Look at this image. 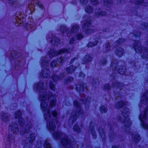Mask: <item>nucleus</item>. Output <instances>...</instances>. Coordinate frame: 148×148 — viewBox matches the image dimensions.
Instances as JSON below:
<instances>
[{
    "label": "nucleus",
    "mask_w": 148,
    "mask_h": 148,
    "mask_svg": "<svg viewBox=\"0 0 148 148\" xmlns=\"http://www.w3.org/2000/svg\"><path fill=\"white\" fill-rule=\"evenodd\" d=\"M36 88L39 90L40 96V99L41 101V106L44 112V118L47 120H49L47 123V127L51 131H54L56 128L55 123L57 122L56 120H52L51 114L48 106V99L47 95L45 94L47 88V84H44L40 82L36 84L35 87Z\"/></svg>",
    "instance_id": "f257e3e1"
},
{
    "label": "nucleus",
    "mask_w": 148,
    "mask_h": 148,
    "mask_svg": "<svg viewBox=\"0 0 148 148\" xmlns=\"http://www.w3.org/2000/svg\"><path fill=\"white\" fill-rule=\"evenodd\" d=\"M53 135L54 138L58 140L62 138L61 142L65 148H72V144H71V141L68 140L67 136L61 132H56Z\"/></svg>",
    "instance_id": "f03ea898"
},
{
    "label": "nucleus",
    "mask_w": 148,
    "mask_h": 148,
    "mask_svg": "<svg viewBox=\"0 0 148 148\" xmlns=\"http://www.w3.org/2000/svg\"><path fill=\"white\" fill-rule=\"evenodd\" d=\"M129 109L127 108H125L122 111V116L118 117V119L122 122H123L126 125L124 127V129L126 131L129 130V126L131 124V122L128 117L129 116Z\"/></svg>",
    "instance_id": "7ed1b4c3"
},
{
    "label": "nucleus",
    "mask_w": 148,
    "mask_h": 148,
    "mask_svg": "<svg viewBox=\"0 0 148 148\" xmlns=\"http://www.w3.org/2000/svg\"><path fill=\"white\" fill-rule=\"evenodd\" d=\"M74 107L76 109L75 116H72L69 121V125H72L76 120L77 119L76 115H78L81 116H83V112L81 108V103L78 102L77 101H75L73 102Z\"/></svg>",
    "instance_id": "20e7f679"
},
{
    "label": "nucleus",
    "mask_w": 148,
    "mask_h": 148,
    "mask_svg": "<svg viewBox=\"0 0 148 148\" xmlns=\"http://www.w3.org/2000/svg\"><path fill=\"white\" fill-rule=\"evenodd\" d=\"M140 43L138 41H135L134 46V48L135 51L137 53H142L144 54L143 55L142 54V57L143 58H148V50L144 49L142 50H141L142 49L140 47Z\"/></svg>",
    "instance_id": "39448f33"
},
{
    "label": "nucleus",
    "mask_w": 148,
    "mask_h": 148,
    "mask_svg": "<svg viewBox=\"0 0 148 148\" xmlns=\"http://www.w3.org/2000/svg\"><path fill=\"white\" fill-rule=\"evenodd\" d=\"M148 108V106H146V109L144 110V112L140 114L139 119L141 122L142 127L144 128L148 129V123L145 122L147 119Z\"/></svg>",
    "instance_id": "423d86ee"
},
{
    "label": "nucleus",
    "mask_w": 148,
    "mask_h": 148,
    "mask_svg": "<svg viewBox=\"0 0 148 148\" xmlns=\"http://www.w3.org/2000/svg\"><path fill=\"white\" fill-rule=\"evenodd\" d=\"M79 27L77 25H75L72 26L71 31L69 33V30L66 28L65 27H62L60 30L62 32H66V34L67 35V36H70V34L74 32H77L78 30Z\"/></svg>",
    "instance_id": "0eeeda50"
},
{
    "label": "nucleus",
    "mask_w": 148,
    "mask_h": 148,
    "mask_svg": "<svg viewBox=\"0 0 148 148\" xmlns=\"http://www.w3.org/2000/svg\"><path fill=\"white\" fill-rule=\"evenodd\" d=\"M15 18L16 25L17 26H19L23 21V15L20 12H18L16 13Z\"/></svg>",
    "instance_id": "6e6552de"
},
{
    "label": "nucleus",
    "mask_w": 148,
    "mask_h": 148,
    "mask_svg": "<svg viewBox=\"0 0 148 148\" xmlns=\"http://www.w3.org/2000/svg\"><path fill=\"white\" fill-rule=\"evenodd\" d=\"M70 52V51L68 50L65 49H62L58 51L57 52L54 50H51L49 53V56L50 58H52L53 56L58 54H61L64 53H68Z\"/></svg>",
    "instance_id": "1a4fd4ad"
},
{
    "label": "nucleus",
    "mask_w": 148,
    "mask_h": 148,
    "mask_svg": "<svg viewBox=\"0 0 148 148\" xmlns=\"http://www.w3.org/2000/svg\"><path fill=\"white\" fill-rule=\"evenodd\" d=\"M9 127L10 128L11 131L14 134H17L18 133V125L15 122L12 123L10 125Z\"/></svg>",
    "instance_id": "9d476101"
},
{
    "label": "nucleus",
    "mask_w": 148,
    "mask_h": 148,
    "mask_svg": "<svg viewBox=\"0 0 148 148\" xmlns=\"http://www.w3.org/2000/svg\"><path fill=\"white\" fill-rule=\"evenodd\" d=\"M148 99V91L146 93H144L141 98V103L144 105H146Z\"/></svg>",
    "instance_id": "9b49d317"
},
{
    "label": "nucleus",
    "mask_w": 148,
    "mask_h": 148,
    "mask_svg": "<svg viewBox=\"0 0 148 148\" xmlns=\"http://www.w3.org/2000/svg\"><path fill=\"white\" fill-rule=\"evenodd\" d=\"M8 2L15 7H19L20 5L18 0H8Z\"/></svg>",
    "instance_id": "f8f14e48"
},
{
    "label": "nucleus",
    "mask_w": 148,
    "mask_h": 148,
    "mask_svg": "<svg viewBox=\"0 0 148 148\" xmlns=\"http://www.w3.org/2000/svg\"><path fill=\"white\" fill-rule=\"evenodd\" d=\"M50 71L49 69H43L41 75L43 78H47L49 76Z\"/></svg>",
    "instance_id": "ddd939ff"
},
{
    "label": "nucleus",
    "mask_w": 148,
    "mask_h": 148,
    "mask_svg": "<svg viewBox=\"0 0 148 148\" xmlns=\"http://www.w3.org/2000/svg\"><path fill=\"white\" fill-rule=\"evenodd\" d=\"M106 14V13L101 11L100 10H97L95 13L96 17H99L100 16H105Z\"/></svg>",
    "instance_id": "4468645a"
},
{
    "label": "nucleus",
    "mask_w": 148,
    "mask_h": 148,
    "mask_svg": "<svg viewBox=\"0 0 148 148\" xmlns=\"http://www.w3.org/2000/svg\"><path fill=\"white\" fill-rule=\"evenodd\" d=\"M49 99L50 100V106L52 107L55 104V103L56 101V98L55 96L52 95H51L49 97Z\"/></svg>",
    "instance_id": "2eb2a0df"
},
{
    "label": "nucleus",
    "mask_w": 148,
    "mask_h": 148,
    "mask_svg": "<svg viewBox=\"0 0 148 148\" xmlns=\"http://www.w3.org/2000/svg\"><path fill=\"white\" fill-rule=\"evenodd\" d=\"M76 68V67L75 66L73 65H71L67 67L66 69V70L67 72L68 73L71 74L74 72Z\"/></svg>",
    "instance_id": "dca6fc26"
},
{
    "label": "nucleus",
    "mask_w": 148,
    "mask_h": 148,
    "mask_svg": "<svg viewBox=\"0 0 148 148\" xmlns=\"http://www.w3.org/2000/svg\"><path fill=\"white\" fill-rule=\"evenodd\" d=\"M35 138V134L33 133H31L28 136L27 140L30 143H32L34 140Z\"/></svg>",
    "instance_id": "f3484780"
},
{
    "label": "nucleus",
    "mask_w": 148,
    "mask_h": 148,
    "mask_svg": "<svg viewBox=\"0 0 148 148\" xmlns=\"http://www.w3.org/2000/svg\"><path fill=\"white\" fill-rule=\"evenodd\" d=\"M123 49L121 48H117L115 51V53L119 57H121L123 54Z\"/></svg>",
    "instance_id": "a211bd4d"
},
{
    "label": "nucleus",
    "mask_w": 148,
    "mask_h": 148,
    "mask_svg": "<svg viewBox=\"0 0 148 148\" xmlns=\"http://www.w3.org/2000/svg\"><path fill=\"white\" fill-rule=\"evenodd\" d=\"M34 3L35 2L34 1H32L29 3L28 8L31 11V12H33L34 10Z\"/></svg>",
    "instance_id": "6ab92c4d"
},
{
    "label": "nucleus",
    "mask_w": 148,
    "mask_h": 148,
    "mask_svg": "<svg viewBox=\"0 0 148 148\" xmlns=\"http://www.w3.org/2000/svg\"><path fill=\"white\" fill-rule=\"evenodd\" d=\"M104 5L108 7H111L112 4L111 0H103Z\"/></svg>",
    "instance_id": "aec40b11"
},
{
    "label": "nucleus",
    "mask_w": 148,
    "mask_h": 148,
    "mask_svg": "<svg viewBox=\"0 0 148 148\" xmlns=\"http://www.w3.org/2000/svg\"><path fill=\"white\" fill-rule=\"evenodd\" d=\"M126 71V67L124 66H122L119 69L118 72L121 74H123Z\"/></svg>",
    "instance_id": "412c9836"
},
{
    "label": "nucleus",
    "mask_w": 148,
    "mask_h": 148,
    "mask_svg": "<svg viewBox=\"0 0 148 148\" xmlns=\"http://www.w3.org/2000/svg\"><path fill=\"white\" fill-rule=\"evenodd\" d=\"M113 86L115 88H117L120 90H121L122 88H123V86L122 84L116 82H115L113 84Z\"/></svg>",
    "instance_id": "4be33fe9"
},
{
    "label": "nucleus",
    "mask_w": 148,
    "mask_h": 148,
    "mask_svg": "<svg viewBox=\"0 0 148 148\" xmlns=\"http://www.w3.org/2000/svg\"><path fill=\"white\" fill-rule=\"evenodd\" d=\"M85 10L86 12L90 14L92 12L93 9L92 7L88 5L86 6L85 8Z\"/></svg>",
    "instance_id": "5701e85b"
},
{
    "label": "nucleus",
    "mask_w": 148,
    "mask_h": 148,
    "mask_svg": "<svg viewBox=\"0 0 148 148\" xmlns=\"http://www.w3.org/2000/svg\"><path fill=\"white\" fill-rule=\"evenodd\" d=\"M99 132L101 136V138L103 140H104L105 139V136L104 133V130L101 127L99 128Z\"/></svg>",
    "instance_id": "b1692460"
},
{
    "label": "nucleus",
    "mask_w": 148,
    "mask_h": 148,
    "mask_svg": "<svg viewBox=\"0 0 148 148\" xmlns=\"http://www.w3.org/2000/svg\"><path fill=\"white\" fill-rule=\"evenodd\" d=\"M135 134L134 135H132V136L135 140V141L137 142L140 139V136L137 133H135Z\"/></svg>",
    "instance_id": "393cba45"
},
{
    "label": "nucleus",
    "mask_w": 148,
    "mask_h": 148,
    "mask_svg": "<svg viewBox=\"0 0 148 148\" xmlns=\"http://www.w3.org/2000/svg\"><path fill=\"white\" fill-rule=\"evenodd\" d=\"M117 62L116 60H113L111 64V68L115 70L117 67Z\"/></svg>",
    "instance_id": "a878e982"
},
{
    "label": "nucleus",
    "mask_w": 148,
    "mask_h": 148,
    "mask_svg": "<svg viewBox=\"0 0 148 148\" xmlns=\"http://www.w3.org/2000/svg\"><path fill=\"white\" fill-rule=\"evenodd\" d=\"M92 60V58L89 55L86 56L85 57L84 59V60L86 63L90 62Z\"/></svg>",
    "instance_id": "bb28decb"
},
{
    "label": "nucleus",
    "mask_w": 148,
    "mask_h": 148,
    "mask_svg": "<svg viewBox=\"0 0 148 148\" xmlns=\"http://www.w3.org/2000/svg\"><path fill=\"white\" fill-rule=\"evenodd\" d=\"M125 104V103L123 101H120L119 102L117 103L115 106L117 108H121Z\"/></svg>",
    "instance_id": "cd10ccee"
},
{
    "label": "nucleus",
    "mask_w": 148,
    "mask_h": 148,
    "mask_svg": "<svg viewBox=\"0 0 148 148\" xmlns=\"http://www.w3.org/2000/svg\"><path fill=\"white\" fill-rule=\"evenodd\" d=\"M32 126V125L30 122H28L27 123V125H26V128L24 129V132L25 133L27 132V129H28L29 128H31Z\"/></svg>",
    "instance_id": "c85d7f7f"
},
{
    "label": "nucleus",
    "mask_w": 148,
    "mask_h": 148,
    "mask_svg": "<svg viewBox=\"0 0 148 148\" xmlns=\"http://www.w3.org/2000/svg\"><path fill=\"white\" fill-rule=\"evenodd\" d=\"M1 119L4 121H6L8 120V114H4L1 116Z\"/></svg>",
    "instance_id": "c756f323"
},
{
    "label": "nucleus",
    "mask_w": 148,
    "mask_h": 148,
    "mask_svg": "<svg viewBox=\"0 0 148 148\" xmlns=\"http://www.w3.org/2000/svg\"><path fill=\"white\" fill-rule=\"evenodd\" d=\"M90 24V21H88L85 22L84 23V24L83 26V29H85L86 28V27H88Z\"/></svg>",
    "instance_id": "7c9ffc66"
},
{
    "label": "nucleus",
    "mask_w": 148,
    "mask_h": 148,
    "mask_svg": "<svg viewBox=\"0 0 148 148\" xmlns=\"http://www.w3.org/2000/svg\"><path fill=\"white\" fill-rule=\"evenodd\" d=\"M44 147V148H51V144L48 143V141L47 140H46L45 142Z\"/></svg>",
    "instance_id": "2f4dec72"
},
{
    "label": "nucleus",
    "mask_w": 148,
    "mask_h": 148,
    "mask_svg": "<svg viewBox=\"0 0 148 148\" xmlns=\"http://www.w3.org/2000/svg\"><path fill=\"white\" fill-rule=\"evenodd\" d=\"M97 43V41H95L94 43L90 42L88 44V47H92L96 45Z\"/></svg>",
    "instance_id": "473e14b6"
},
{
    "label": "nucleus",
    "mask_w": 148,
    "mask_h": 148,
    "mask_svg": "<svg viewBox=\"0 0 148 148\" xmlns=\"http://www.w3.org/2000/svg\"><path fill=\"white\" fill-rule=\"evenodd\" d=\"M35 4L36 6L39 7L41 9H42L43 8V5L40 1H37L35 3Z\"/></svg>",
    "instance_id": "72a5a7b5"
},
{
    "label": "nucleus",
    "mask_w": 148,
    "mask_h": 148,
    "mask_svg": "<svg viewBox=\"0 0 148 148\" xmlns=\"http://www.w3.org/2000/svg\"><path fill=\"white\" fill-rule=\"evenodd\" d=\"M21 115V112L19 111H18L15 113L14 116L16 118H18Z\"/></svg>",
    "instance_id": "f704fd0d"
},
{
    "label": "nucleus",
    "mask_w": 148,
    "mask_h": 148,
    "mask_svg": "<svg viewBox=\"0 0 148 148\" xmlns=\"http://www.w3.org/2000/svg\"><path fill=\"white\" fill-rule=\"evenodd\" d=\"M77 90L78 91H82L83 89V86L80 85L78 84L76 85Z\"/></svg>",
    "instance_id": "c9c22d12"
},
{
    "label": "nucleus",
    "mask_w": 148,
    "mask_h": 148,
    "mask_svg": "<svg viewBox=\"0 0 148 148\" xmlns=\"http://www.w3.org/2000/svg\"><path fill=\"white\" fill-rule=\"evenodd\" d=\"M91 129L90 131L91 132V133L94 137V138H95L96 137V135H95V132L93 128V127H90L89 128V130Z\"/></svg>",
    "instance_id": "e433bc0d"
},
{
    "label": "nucleus",
    "mask_w": 148,
    "mask_h": 148,
    "mask_svg": "<svg viewBox=\"0 0 148 148\" xmlns=\"http://www.w3.org/2000/svg\"><path fill=\"white\" fill-rule=\"evenodd\" d=\"M73 130L74 131L76 132H79L80 130V128L77 125H74L73 127Z\"/></svg>",
    "instance_id": "4c0bfd02"
},
{
    "label": "nucleus",
    "mask_w": 148,
    "mask_h": 148,
    "mask_svg": "<svg viewBox=\"0 0 148 148\" xmlns=\"http://www.w3.org/2000/svg\"><path fill=\"white\" fill-rule=\"evenodd\" d=\"M90 99V98L89 97H87L85 100V104L86 106L88 107L89 106V105Z\"/></svg>",
    "instance_id": "58836bf2"
},
{
    "label": "nucleus",
    "mask_w": 148,
    "mask_h": 148,
    "mask_svg": "<svg viewBox=\"0 0 148 148\" xmlns=\"http://www.w3.org/2000/svg\"><path fill=\"white\" fill-rule=\"evenodd\" d=\"M52 79L53 80L54 82H56L58 80L59 78L58 77V76L56 75H54L52 77Z\"/></svg>",
    "instance_id": "ea45409f"
},
{
    "label": "nucleus",
    "mask_w": 148,
    "mask_h": 148,
    "mask_svg": "<svg viewBox=\"0 0 148 148\" xmlns=\"http://www.w3.org/2000/svg\"><path fill=\"white\" fill-rule=\"evenodd\" d=\"M130 2L132 3H134L136 4H141L143 2V1H136L135 0H130Z\"/></svg>",
    "instance_id": "a19ab883"
},
{
    "label": "nucleus",
    "mask_w": 148,
    "mask_h": 148,
    "mask_svg": "<svg viewBox=\"0 0 148 148\" xmlns=\"http://www.w3.org/2000/svg\"><path fill=\"white\" fill-rule=\"evenodd\" d=\"M49 86L50 89L51 90H55V87L54 84H53L52 82H51L50 83Z\"/></svg>",
    "instance_id": "79ce46f5"
},
{
    "label": "nucleus",
    "mask_w": 148,
    "mask_h": 148,
    "mask_svg": "<svg viewBox=\"0 0 148 148\" xmlns=\"http://www.w3.org/2000/svg\"><path fill=\"white\" fill-rule=\"evenodd\" d=\"M24 120L21 118H20L19 119L18 122L19 124L22 126L24 124Z\"/></svg>",
    "instance_id": "37998d69"
},
{
    "label": "nucleus",
    "mask_w": 148,
    "mask_h": 148,
    "mask_svg": "<svg viewBox=\"0 0 148 148\" xmlns=\"http://www.w3.org/2000/svg\"><path fill=\"white\" fill-rule=\"evenodd\" d=\"M80 3L82 5H86L88 2V0H80Z\"/></svg>",
    "instance_id": "c03bdc74"
},
{
    "label": "nucleus",
    "mask_w": 148,
    "mask_h": 148,
    "mask_svg": "<svg viewBox=\"0 0 148 148\" xmlns=\"http://www.w3.org/2000/svg\"><path fill=\"white\" fill-rule=\"evenodd\" d=\"M57 62L56 61H54L51 62V66L53 68L56 66Z\"/></svg>",
    "instance_id": "a18cd8bd"
},
{
    "label": "nucleus",
    "mask_w": 148,
    "mask_h": 148,
    "mask_svg": "<svg viewBox=\"0 0 148 148\" xmlns=\"http://www.w3.org/2000/svg\"><path fill=\"white\" fill-rule=\"evenodd\" d=\"M101 111L102 113H105L107 111V109L106 107L102 106L101 108Z\"/></svg>",
    "instance_id": "49530a36"
},
{
    "label": "nucleus",
    "mask_w": 148,
    "mask_h": 148,
    "mask_svg": "<svg viewBox=\"0 0 148 148\" xmlns=\"http://www.w3.org/2000/svg\"><path fill=\"white\" fill-rule=\"evenodd\" d=\"M91 1L93 5H97L99 3L98 0H91Z\"/></svg>",
    "instance_id": "de8ad7c7"
},
{
    "label": "nucleus",
    "mask_w": 148,
    "mask_h": 148,
    "mask_svg": "<svg viewBox=\"0 0 148 148\" xmlns=\"http://www.w3.org/2000/svg\"><path fill=\"white\" fill-rule=\"evenodd\" d=\"M93 32V30L91 29H87L85 31V33L86 34H89L92 33Z\"/></svg>",
    "instance_id": "09e8293b"
},
{
    "label": "nucleus",
    "mask_w": 148,
    "mask_h": 148,
    "mask_svg": "<svg viewBox=\"0 0 148 148\" xmlns=\"http://www.w3.org/2000/svg\"><path fill=\"white\" fill-rule=\"evenodd\" d=\"M83 37V36L81 34H79L77 35V39L80 40Z\"/></svg>",
    "instance_id": "8fccbe9b"
},
{
    "label": "nucleus",
    "mask_w": 148,
    "mask_h": 148,
    "mask_svg": "<svg viewBox=\"0 0 148 148\" xmlns=\"http://www.w3.org/2000/svg\"><path fill=\"white\" fill-rule=\"evenodd\" d=\"M73 77H69L66 80V83H69V82L71 81H73Z\"/></svg>",
    "instance_id": "3c124183"
},
{
    "label": "nucleus",
    "mask_w": 148,
    "mask_h": 148,
    "mask_svg": "<svg viewBox=\"0 0 148 148\" xmlns=\"http://www.w3.org/2000/svg\"><path fill=\"white\" fill-rule=\"evenodd\" d=\"M110 44L109 43H107L106 46V50L107 51H108L110 49Z\"/></svg>",
    "instance_id": "603ef678"
},
{
    "label": "nucleus",
    "mask_w": 148,
    "mask_h": 148,
    "mask_svg": "<svg viewBox=\"0 0 148 148\" xmlns=\"http://www.w3.org/2000/svg\"><path fill=\"white\" fill-rule=\"evenodd\" d=\"M124 41V40L122 39H119L118 41L115 42V43H121Z\"/></svg>",
    "instance_id": "864d4df0"
},
{
    "label": "nucleus",
    "mask_w": 148,
    "mask_h": 148,
    "mask_svg": "<svg viewBox=\"0 0 148 148\" xmlns=\"http://www.w3.org/2000/svg\"><path fill=\"white\" fill-rule=\"evenodd\" d=\"M52 114L53 117H56L57 115V113L56 111H53L52 112Z\"/></svg>",
    "instance_id": "5fc2aeb1"
},
{
    "label": "nucleus",
    "mask_w": 148,
    "mask_h": 148,
    "mask_svg": "<svg viewBox=\"0 0 148 148\" xmlns=\"http://www.w3.org/2000/svg\"><path fill=\"white\" fill-rule=\"evenodd\" d=\"M63 61V58L62 57H60L59 59L58 60V62H59L60 63H61Z\"/></svg>",
    "instance_id": "6e6d98bb"
},
{
    "label": "nucleus",
    "mask_w": 148,
    "mask_h": 148,
    "mask_svg": "<svg viewBox=\"0 0 148 148\" xmlns=\"http://www.w3.org/2000/svg\"><path fill=\"white\" fill-rule=\"evenodd\" d=\"M105 88L106 89L109 90L110 88V86L109 84H106L105 85Z\"/></svg>",
    "instance_id": "4d7b16f0"
},
{
    "label": "nucleus",
    "mask_w": 148,
    "mask_h": 148,
    "mask_svg": "<svg viewBox=\"0 0 148 148\" xmlns=\"http://www.w3.org/2000/svg\"><path fill=\"white\" fill-rule=\"evenodd\" d=\"M15 52L13 51L11 53V57H13L15 56Z\"/></svg>",
    "instance_id": "13d9d810"
},
{
    "label": "nucleus",
    "mask_w": 148,
    "mask_h": 148,
    "mask_svg": "<svg viewBox=\"0 0 148 148\" xmlns=\"http://www.w3.org/2000/svg\"><path fill=\"white\" fill-rule=\"evenodd\" d=\"M74 40L73 38H72L71 39L70 41V43L71 44H73V43Z\"/></svg>",
    "instance_id": "bf43d9fd"
},
{
    "label": "nucleus",
    "mask_w": 148,
    "mask_h": 148,
    "mask_svg": "<svg viewBox=\"0 0 148 148\" xmlns=\"http://www.w3.org/2000/svg\"><path fill=\"white\" fill-rule=\"evenodd\" d=\"M112 148H118L115 146H113L112 147Z\"/></svg>",
    "instance_id": "052dcab7"
},
{
    "label": "nucleus",
    "mask_w": 148,
    "mask_h": 148,
    "mask_svg": "<svg viewBox=\"0 0 148 148\" xmlns=\"http://www.w3.org/2000/svg\"><path fill=\"white\" fill-rule=\"evenodd\" d=\"M104 62L103 63H102L103 64H104L106 62V60H104Z\"/></svg>",
    "instance_id": "680f3d73"
},
{
    "label": "nucleus",
    "mask_w": 148,
    "mask_h": 148,
    "mask_svg": "<svg viewBox=\"0 0 148 148\" xmlns=\"http://www.w3.org/2000/svg\"><path fill=\"white\" fill-rule=\"evenodd\" d=\"M73 59H72L71 60V63H73Z\"/></svg>",
    "instance_id": "e2e57ef3"
},
{
    "label": "nucleus",
    "mask_w": 148,
    "mask_h": 148,
    "mask_svg": "<svg viewBox=\"0 0 148 148\" xmlns=\"http://www.w3.org/2000/svg\"><path fill=\"white\" fill-rule=\"evenodd\" d=\"M45 65H47V63L46 61L45 62Z\"/></svg>",
    "instance_id": "0e129e2a"
},
{
    "label": "nucleus",
    "mask_w": 148,
    "mask_h": 148,
    "mask_svg": "<svg viewBox=\"0 0 148 148\" xmlns=\"http://www.w3.org/2000/svg\"><path fill=\"white\" fill-rule=\"evenodd\" d=\"M81 96L83 97H85V95H83V96Z\"/></svg>",
    "instance_id": "69168bd1"
},
{
    "label": "nucleus",
    "mask_w": 148,
    "mask_h": 148,
    "mask_svg": "<svg viewBox=\"0 0 148 148\" xmlns=\"http://www.w3.org/2000/svg\"><path fill=\"white\" fill-rule=\"evenodd\" d=\"M56 39H57L58 40V41H59V40L58 39V38H56Z\"/></svg>",
    "instance_id": "338daca9"
},
{
    "label": "nucleus",
    "mask_w": 148,
    "mask_h": 148,
    "mask_svg": "<svg viewBox=\"0 0 148 148\" xmlns=\"http://www.w3.org/2000/svg\"><path fill=\"white\" fill-rule=\"evenodd\" d=\"M42 65H43V62H42Z\"/></svg>",
    "instance_id": "774afa93"
}]
</instances>
